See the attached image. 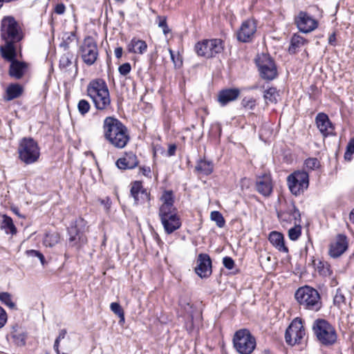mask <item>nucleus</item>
<instances>
[{
    "instance_id": "f257e3e1",
    "label": "nucleus",
    "mask_w": 354,
    "mask_h": 354,
    "mask_svg": "<svg viewBox=\"0 0 354 354\" xmlns=\"http://www.w3.org/2000/svg\"><path fill=\"white\" fill-rule=\"evenodd\" d=\"M103 130L105 139L116 148H124L129 141L127 128L113 117L104 119Z\"/></svg>"
},
{
    "instance_id": "f03ea898",
    "label": "nucleus",
    "mask_w": 354,
    "mask_h": 354,
    "mask_svg": "<svg viewBox=\"0 0 354 354\" xmlns=\"http://www.w3.org/2000/svg\"><path fill=\"white\" fill-rule=\"evenodd\" d=\"M1 36L6 44L0 47L1 51L7 50V46L16 48L15 43L23 38L21 28L16 19L12 16L4 17L1 23Z\"/></svg>"
},
{
    "instance_id": "7ed1b4c3",
    "label": "nucleus",
    "mask_w": 354,
    "mask_h": 354,
    "mask_svg": "<svg viewBox=\"0 0 354 354\" xmlns=\"http://www.w3.org/2000/svg\"><path fill=\"white\" fill-rule=\"evenodd\" d=\"M86 91L97 110L105 111L111 109L109 91L104 80L97 79L91 81L87 86Z\"/></svg>"
},
{
    "instance_id": "20e7f679",
    "label": "nucleus",
    "mask_w": 354,
    "mask_h": 354,
    "mask_svg": "<svg viewBox=\"0 0 354 354\" xmlns=\"http://www.w3.org/2000/svg\"><path fill=\"white\" fill-rule=\"evenodd\" d=\"M295 297L299 305L305 309L318 311L322 307L319 293L310 286H305L298 288Z\"/></svg>"
},
{
    "instance_id": "39448f33",
    "label": "nucleus",
    "mask_w": 354,
    "mask_h": 354,
    "mask_svg": "<svg viewBox=\"0 0 354 354\" xmlns=\"http://www.w3.org/2000/svg\"><path fill=\"white\" fill-rule=\"evenodd\" d=\"M19 160L26 165L36 162L40 156V149L37 142L31 138H22L19 144Z\"/></svg>"
},
{
    "instance_id": "423d86ee",
    "label": "nucleus",
    "mask_w": 354,
    "mask_h": 354,
    "mask_svg": "<svg viewBox=\"0 0 354 354\" xmlns=\"http://www.w3.org/2000/svg\"><path fill=\"white\" fill-rule=\"evenodd\" d=\"M233 345L239 353L251 354L257 345L256 339L249 330L240 329L234 335Z\"/></svg>"
},
{
    "instance_id": "0eeeda50",
    "label": "nucleus",
    "mask_w": 354,
    "mask_h": 354,
    "mask_svg": "<svg viewBox=\"0 0 354 354\" xmlns=\"http://www.w3.org/2000/svg\"><path fill=\"white\" fill-rule=\"evenodd\" d=\"M1 53L3 58L10 62L9 68L10 76L16 80L21 79L24 76L28 68V65L24 62H20L16 59L17 49L12 48L10 45H8L7 50L1 51Z\"/></svg>"
},
{
    "instance_id": "6e6552de",
    "label": "nucleus",
    "mask_w": 354,
    "mask_h": 354,
    "mask_svg": "<svg viewBox=\"0 0 354 354\" xmlns=\"http://www.w3.org/2000/svg\"><path fill=\"white\" fill-rule=\"evenodd\" d=\"M313 330L319 341L324 345L333 344L337 338L333 327L324 319H317L313 324Z\"/></svg>"
},
{
    "instance_id": "1a4fd4ad",
    "label": "nucleus",
    "mask_w": 354,
    "mask_h": 354,
    "mask_svg": "<svg viewBox=\"0 0 354 354\" xmlns=\"http://www.w3.org/2000/svg\"><path fill=\"white\" fill-rule=\"evenodd\" d=\"M287 183L290 192L298 196L308 187V174L304 171H296L288 176Z\"/></svg>"
},
{
    "instance_id": "9d476101",
    "label": "nucleus",
    "mask_w": 354,
    "mask_h": 354,
    "mask_svg": "<svg viewBox=\"0 0 354 354\" xmlns=\"http://www.w3.org/2000/svg\"><path fill=\"white\" fill-rule=\"evenodd\" d=\"M260 76L266 80H272L277 76V68L274 60L266 54H261L256 59Z\"/></svg>"
},
{
    "instance_id": "9b49d317",
    "label": "nucleus",
    "mask_w": 354,
    "mask_h": 354,
    "mask_svg": "<svg viewBox=\"0 0 354 354\" xmlns=\"http://www.w3.org/2000/svg\"><path fill=\"white\" fill-rule=\"evenodd\" d=\"M223 50L222 41L218 39H205L195 45V50L198 56L212 57Z\"/></svg>"
},
{
    "instance_id": "f8f14e48",
    "label": "nucleus",
    "mask_w": 354,
    "mask_h": 354,
    "mask_svg": "<svg viewBox=\"0 0 354 354\" xmlns=\"http://www.w3.org/2000/svg\"><path fill=\"white\" fill-rule=\"evenodd\" d=\"M80 53L86 65L91 66L95 62L98 57V49L97 43L92 37L84 38L80 47Z\"/></svg>"
},
{
    "instance_id": "ddd939ff",
    "label": "nucleus",
    "mask_w": 354,
    "mask_h": 354,
    "mask_svg": "<svg viewBox=\"0 0 354 354\" xmlns=\"http://www.w3.org/2000/svg\"><path fill=\"white\" fill-rule=\"evenodd\" d=\"M305 334L301 319L295 318L286 330L285 339L288 345L294 346L300 343Z\"/></svg>"
},
{
    "instance_id": "4468645a",
    "label": "nucleus",
    "mask_w": 354,
    "mask_h": 354,
    "mask_svg": "<svg viewBox=\"0 0 354 354\" xmlns=\"http://www.w3.org/2000/svg\"><path fill=\"white\" fill-rule=\"evenodd\" d=\"M158 216L167 234H171L181 227L180 216L177 211L166 213H158Z\"/></svg>"
},
{
    "instance_id": "2eb2a0df",
    "label": "nucleus",
    "mask_w": 354,
    "mask_h": 354,
    "mask_svg": "<svg viewBox=\"0 0 354 354\" xmlns=\"http://www.w3.org/2000/svg\"><path fill=\"white\" fill-rule=\"evenodd\" d=\"M257 31V24L253 19L244 21L238 31L236 32L237 39L243 43L251 41Z\"/></svg>"
},
{
    "instance_id": "dca6fc26",
    "label": "nucleus",
    "mask_w": 354,
    "mask_h": 354,
    "mask_svg": "<svg viewBox=\"0 0 354 354\" xmlns=\"http://www.w3.org/2000/svg\"><path fill=\"white\" fill-rule=\"evenodd\" d=\"M130 194L135 205H142L150 201V194L143 187L141 181H134L131 184Z\"/></svg>"
},
{
    "instance_id": "f3484780",
    "label": "nucleus",
    "mask_w": 354,
    "mask_h": 354,
    "mask_svg": "<svg viewBox=\"0 0 354 354\" xmlns=\"http://www.w3.org/2000/svg\"><path fill=\"white\" fill-rule=\"evenodd\" d=\"M195 272L201 278L207 277L212 274V261L207 254H198Z\"/></svg>"
},
{
    "instance_id": "a211bd4d",
    "label": "nucleus",
    "mask_w": 354,
    "mask_h": 354,
    "mask_svg": "<svg viewBox=\"0 0 354 354\" xmlns=\"http://www.w3.org/2000/svg\"><path fill=\"white\" fill-rule=\"evenodd\" d=\"M295 22L299 30L305 33L313 31L317 26V21L304 12H299Z\"/></svg>"
},
{
    "instance_id": "6ab92c4d",
    "label": "nucleus",
    "mask_w": 354,
    "mask_h": 354,
    "mask_svg": "<svg viewBox=\"0 0 354 354\" xmlns=\"http://www.w3.org/2000/svg\"><path fill=\"white\" fill-rule=\"evenodd\" d=\"M347 238L344 234H338L329 248V255L333 258L340 257L348 249Z\"/></svg>"
},
{
    "instance_id": "aec40b11",
    "label": "nucleus",
    "mask_w": 354,
    "mask_h": 354,
    "mask_svg": "<svg viewBox=\"0 0 354 354\" xmlns=\"http://www.w3.org/2000/svg\"><path fill=\"white\" fill-rule=\"evenodd\" d=\"M59 67L61 71L68 73L74 69L75 75L77 74V58L73 53L67 51L59 59Z\"/></svg>"
},
{
    "instance_id": "412c9836",
    "label": "nucleus",
    "mask_w": 354,
    "mask_h": 354,
    "mask_svg": "<svg viewBox=\"0 0 354 354\" xmlns=\"http://www.w3.org/2000/svg\"><path fill=\"white\" fill-rule=\"evenodd\" d=\"M256 190L264 197H269L273 190V184L270 176L264 175L257 178Z\"/></svg>"
},
{
    "instance_id": "4be33fe9",
    "label": "nucleus",
    "mask_w": 354,
    "mask_h": 354,
    "mask_svg": "<svg viewBox=\"0 0 354 354\" xmlns=\"http://www.w3.org/2000/svg\"><path fill=\"white\" fill-rule=\"evenodd\" d=\"M315 122L317 128L324 137L331 135L333 133V124L331 123L328 116L326 113H318L315 118Z\"/></svg>"
},
{
    "instance_id": "5701e85b",
    "label": "nucleus",
    "mask_w": 354,
    "mask_h": 354,
    "mask_svg": "<svg viewBox=\"0 0 354 354\" xmlns=\"http://www.w3.org/2000/svg\"><path fill=\"white\" fill-rule=\"evenodd\" d=\"M162 204L159 207L158 213H166L177 211L174 207V196L171 190H165L160 198Z\"/></svg>"
},
{
    "instance_id": "b1692460",
    "label": "nucleus",
    "mask_w": 354,
    "mask_h": 354,
    "mask_svg": "<svg viewBox=\"0 0 354 354\" xmlns=\"http://www.w3.org/2000/svg\"><path fill=\"white\" fill-rule=\"evenodd\" d=\"M115 164L120 169H131L138 166V160L136 154L133 152H129L119 158Z\"/></svg>"
},
{
    "instance_id": "393cba45",
    "label": "nucleus",
    "mask_w": 354,
    "mask_h": 354,
    "mask_svg": "<svg viewBox=\"0 0 354 354\" xmlns=\"http://www.w3.org/2000/svg\"><path fill=\"white\" fill-rule=\"evenodd\" d=\"M240 91L238 88H227L222 90L218 95V100L222 106L235 100L239 95Z\"/></svg>"
},
{
    "instance_id": "a878e982",
    "label": "nucleus",
    "mask_w": 354,
    "mask_h": 354,
    "mask_svg": "<svg viewBox=\"0 0 354 354\" xmlns=\"http://www.w3.org/2000/svg\"><path fill=\"white\" fill-rule=\"evenodd\" d=\"M195 171L200 175H210L214 171V163L212 160L201 158L196 162Z\"/></svg>"
},
{
    "instance_id": "bb28decb",
    "label": "nucleus",
    "mask_w": 354,
    "mask_h": 354,
    "mask_svg": "<svg viewBox=\"0 0 354 354\" xmlns=\"http://www.w3.org/2000/svg\"><path fill=\"white\" fill-rule=\"evenodd\" d=\"M269 241L279 251L288 252V249L284 244L283 236L281 233L273 231L269 235Z\"/></svg>"
},
{
    "instance_id": "cd10ccee",
    "label": "nucleus",
    "mask_w": 354,
    "mask_h": 354,
    "mask_svg": "<svg viewBox=\"0 0 354 354\" xmlns=\"http://www.w3.org/2000/svg\"><path fill=\"white\" fill-rule=\"evenodd\" d=\"M127 48L129 53L142 55L147 51V45L143 40L133 38L128 44Z\"/></svg>"
},
{
    "instance_id": "c85d7f7f",
    "label": "nucleus",
    "mask_w": 354,
    "mask_h": 354,
    "mask_svg": "<svg viewBox=\"0 0 354 354\" xmlns=\"http://www.w3.org/2000/svg\"><path fill=\"white\" fill-rule=\"evenodd\" d=\"M23 91V87L20 84L17 83L11 84L7 87L5 100L11 101L19 97L22 94Z\"/></svg>"
},
{
    "instance_id": "c756f323",
    "label": "nucleus",
    "mask_w": 354,
    "mask_h": 354,
    "mask_svg": "<svg viewBox=\"0 0 354 354\" xmlns=\"http://www.w3.org/2000/svg\"><path fill=\"white\" fill-rule=\"evenodd\" d=\"M306 40L299 35L295 34L290 40V44L288 48V51L290 54H295L299 49L303 46L306 43Z\"/></svg>"
},
{
    "instance_id": "7c9ffc66",
    "label": "nucleus",
    "mask_w": 354,
    "mask_h": 354,
    "mask_svg": "<svg viewBox=\"0 0 354 354\" xmlns=\"http://www.w3.org/2000/svg\"><path fill=\"white\" fill-rule=\"evenodd\" d=\"M1 218V229L4 230L6 234H15L17 233V228L14 225L12 218L6 214H3Z\"/></svg>"
},
{
    "instance_id": "2f4dec72",
    "label": "nucleus",
    "mask_w": 354,
    "mask_h": 354,
    "mask_svg": "<svg viewBox=\"0 0 354 354\" xmlns=\"http://www.w3.org/2000/svg\"><path fill=\"white\" fill-rule=\"evenodd\" d=\"M279 93L276 88L270 87L264 91L263 97L266 104L277 103L279 99Z\"/></svg>"
},
{
    "instance_id": "473e14b6",
    "label": "nucleus",
    "mask_w": 354,
    "mask_h": 354,
    "mask_svg": "<svg viewBox=\"0 0 354 354\" xmlns=\"http://www.w3.org/2000/svg\"><path fill=\"white\" fill-rule=\"evenodd\" d=\"M316 270L322 277H330L333 274L330 265L324 261H319L317 264H315Z\"/></svg>"
},
{
    "instance_id": "72a5a7b5",
    "label": "nucleus",
    "mask_w": 354,
    "mask_h": 354,
    "mask_svg": "<svg viewBox=\"0 0 354 354\" xmlns=\"http://www.w3.org/2000/svg\"><path fill=\"white\" fill-rule=\"evenodd\" d=\"M59 241V235L56 232H48L45 234L43 243L46 247H53Z\"/></svg>"
},
{
    "instance_id": "f704fd0d",
    "label": "nucleus",
    "mask_w": 354,
    "mask_h": 354,
    "mask_svg": "<svg viewBox=\"0 0 354 354\" xmlns=\"http://www.w3.org/2000/svg\"><path fill=\"white\" fill-rule=\"evenodd\" d=\"M68 234L69 236V243L73 245L76 244L77 240L81 239L80 232L78 230L76 225H71L68 228Z\"/></svg>"
},
{
    "instance_id": "c9c22d12",
    "label": "nucleus",
    "mask_w": 354,
    "mask_h": 354,
    "mask_svg": "<svg viewBox=\"0 0 354 354\" xmlns=\"http://www.w3.org/2000/svg\"><path fill=\"white\" fill-rule=\"evenodd\" d=\"M179 305L186 314L192 319L194 318V308L190 302L187 299H181Z\"/></svg>"
},
{
    "instance_id": "e433bc0d",
    "label": "nucleus",
    "mask_w": 354,
    "mask_h": 354,
    "mask_svg": "<svg viewBox=\"0 0 354 354\" xmlns=\"http://www.w3.org/2000/svg\"><path fill=\"white\" fill-rule=\"evenodd\" d=\"M0 301L11 309L15 308V304L12 301V296L7 292H0Z\"/></svg>"
},
{
    "instance_id": "4c0bfd02",
    "label": "nucleus",
    "mask_w": 354,
    "mask_h": 354,
    "mask_svg": "<svg viewBox=\"0 0 354 354\" xmlns=\"http://www.w3.org/2000/svg\"><path fill=\"white\" fill-rule=\"evenodd\" d=\"M211 219L216 222L218 227H223L225 225V221L223 215L218 211H213L210 215Z\"/></svg>"
},
{
    "instance_id": "58836bf2",
    "label": "nucleus",
    "mask_w": 354,
    "mask_h": 354,
    "mask_svg": "<svg viewBox=\"0 0 354 354\" xmlns=\"http://www.w3.org/2000/svg\"><path fill=\"white\" fill-rule=\"evenodd\" d=\"M91 105L86 100H80L77 104V109L82 115H86L90 110Z\"/></svg>"
},
{
    "instance_id": "ea45409f",
    "label": "nucleus",
    "mask_w": 354,
    "mask_h": 354,
    "mask_svg": "<svg viewBox=\"0 0 354 354\" xmlns=\"http://www.w3.org/2000/svg\"><path fill=\"white\" fill-rule=\"evenodd\" d=\"M241 105L247 109L253 110L256 106V100L253 97H244L241 101Z\"/></svg>"
},
{
    "instance_id": "a19ab883",
    "label": "nucleus",
    "mask_w": 354,
    "mask_h": 354,
    "mask_svg": "<svg viewBox=\"0 0 354 354\" xmlns=\"http://www.w3.org/2000/svg\"><path fill=\"white\" fill-rule=\"evenodd\" d=\"M345 297L342 290L340 289H337L333 299L334 304L340 307L342 304H345Z\"/></svg>"
},
{
    "instance_id": "79ce46f5",
    "label": "nucleus",
    "mask_w": 354,
    "mask_h": 354,
    "mask_svg": "<svg viewBox=\"0 0 354 354\" xmlns=\"http://www.w3.org/2000/svg\"><path fill=\"white\" fill-rule=\"evenodd\" d=\"M301 235V227L300 225L292 227L288 231V236L290 240L296 241L299 239Z\"/></svg>"
},
{
    "instance_id": "37998d69",
    "label": "nucleus",
    "mask_w": 354,
    "mask_h": 354,
    "mask_svg": "<svg viewBox=\"0 0 354 354\" xmlns=\"http://www.w3.org/2000/svg\"><path fill=\"white\" fill-rule=\"evenodd\" d=\"M157 19L158 21V26L162 29L164 35H167L170 32V29L167 24V18L165 17L158 16Z\"/></svg>"
},
{
    "instance_id": "c03bdc74",
    "label": "nucleus",
    "mask_w": 354,
    "mask_h": 354,
    "mask_svg": "<svg viewBox=\"0 0 354 354\" xmlns=\"http://www.w3.org/2000/svg\"><path fill=\"white\" fill-rule=\"evenodd\" d=\"M353 153H354V138L349 141V142L346 147V150L344 153L345 160H351Z\"/></svg>"
},
{
    "instance_id": "a18cd8bd",
    "label": "nucleus",
    "mask_w": 354,
    "mask_h": 354,
    "mask_svg": "<svg viewBox=\"0 0 354 354\" xmlns=\"http://www.w3.org/2000/svg\"><path fill=\"white\" fill-rule=\"evenodd\" d=\"M289 214L290 216L295 220V221H300V212L299 210L295 207L294 204L291 205L290 207L288 209Z\"/></svg>"
},
{
    "instance_id": "49530a36",
    "label": "nucleus",
    "mask_w": 354,
    "mask_h": 354,
    "mask_svg": "<svg viewBox=\"0 0 354 354\" xmlns=\"http://www.w3.org/2000/svg\"><path fill=\"white\" fill-rule=\"evenodd\" d=\"M305 165L308 169H314L319 167V162L317 158H311L305 161Z\"/></svg>"
},
{
    "instance_id": "de8ad7c7",
    "label": "nucleus",
    "mask_w": 354,
    "mask_h": 354,
    "mask_svg": "<svg viewBox=\"0 0 354 354\" xmlns=\"http://www.w3.org/2000/svg\"><path fill=\"white\" fill-rule=\"evenodd\" d=\"M110 308L113 313L118 315H122V313H124L123 309L122 308L120 304L117 302H113L110 305Z\"/></svg>"
},
{
    "instance_id": "09e8293b",
    "label": "nucleus",
    "mask_w": 354,
    "mask_h": 354,
    "mask_svg": "<svg viewBox=\"0 0 354 354\" xmlns=\"http://www.w3.org/2000/svg\"><path fill=\"white\" fill-rule=\"evenodd\" d=\"M131 70V66L129 63H124L120 65L118 68V71L122 75H127L130 73Z\"/></svg>"
},
{
    "instance_id": "8fccbe9b",
    "label": "nucleus",
    "mask_w": 354,
    "mask_h": 354,
    "mask_svg": "<svg viewBox=\"0 0 354 354\" xmlns=\"http://www.w3.org/2000/svg\"><path fill=\"white\" fill-rule=\"evenodd\" d=\"M66 335V330L65 329H62L59 331V335L56 338L55 343H54V346H53L54 350H57V347L59 346L60 341L65 338Z\"/></svg>"
},
{
    "instance_id": "3c124183",
    "label": "nucleus",
    "mask_w": 354,
    "mask_h": 354,
    "mask_svg": "<svg viewBox=\"0 0 354 354\" xmlns=\"http://www.w3.org/2000/svg\"><path fill=\"white\" fill-rule=\"evenodd\" d=\"M223 263L224 266L228 270H232L234 266V260L230 257H224L223 259Z\"/></svg>"
},
{
    "instance_id": "603ef678",
    "label": "nucleus",
    "mask_w": 354,
    "mask_h": 354,
    "mask_svg": "<svg viewBox=\"0 0 354 354\" xmlns=\"http://www.w3.org/2000/svg\"><path fill=\"white\" fill-rule=\"evenodd\" d=\"M7 322V314L6 310L0 306V328H3Z\"/></svg>"
},
{
    "instance_id": "864d4df0",
    "label": "nucleus",
    "mask_w": 354,
    "mask_h": 354,
    "mask_svg": "<svg viewBox=\"0 0 354 354\" xmlns=\"http://www.w3.org/2000/svg\"><path fill=\"white\" fill-rule=\"evenodd\" d=\"M55 13L62 15L65 12V6L63 3L57 4L55 8Z\"/></svg>"
},
{
    "instance_id": "5fc2aeb1",
    "label": "nucleus",
    "mask_w": 354,
    "mask_h": 354,
    "mask_svg": "<svg viewBox=\"0 0 354 354\" xmlns=\"http://www.w3.org/2000/svg\"><path fill=\"white\" fill-rule=\"evenodd\" d=\"M14 337L16 338V341L17 344L19 345H24L26 343L25 337L23 334H19L18 335H14Z\"/></svg>"
},
{
    "instance_id": "6e6d98bb",
    "label": "nucleus",
    "mask_w": 354,
    "mask_h": 354,
    "mask_svg": "<svg viewBox=\"0 0 354 354\" xmlns=\"http://www.w3.org/2000/svg\"><path fill=\"white\" fill-rule=\"evenodd\" d=\"M193 319L194 318L192 319L189 317V321L187 323H186V325H185V327H186V329L190 333L192 331L193 328H194V324H193Z\"/></svg>"
},
{
    "instance_id": "4d7b16f0",
    "label": "nucleus",
    "mask_w": 354,
    "mask_h": 354,
    "mask_svg": "<svg viewBox=\"0 0 354 354\" xmlns=\"http://www.w3.org/2000/svg\"><path fill=\"white\" fill-rule=\"evenodd\" d=\"M26 253L28 256L33 257H38L39 254H41V252H39L37 250H27Z\"/></svg>"
},
{
    "instance_id": "13d9d810",
    "label": "nucleus",
    "mask_w": 354,
    "mask_h": 354,
    "mask_svg": "<svg viewBox=\"0 0 354 354\" xmlns=\"http://www.w3.org/2000/svg\"><path fill=\"white\" fill-rule=\"evenodd\" d=\"M176 150V146L175 145H171L169 147L168 155L169 156H174Z\"/></svg>"
},
{
    "instance_id": "bf43d9fd",
    "label": "nucleus",
    "mask_w": 354,
    "mask_h": 354,
    "mask_svg": "<svg viewBox=\"0 0 354 354\" xmlns=\"http://www.w3.org/2000/svg\"><path fill=\"white\" fill-rule=\"evenodd\" d=\"M123 49L122 47H118L115 49V55L118 59H120L122 55Z\"/></svg>"
},
{
    "instance_id": "052dcab7",
    "label": "nucleus",
    "mask_w": 354,
    "mask_h": 354,
    "mask_svg": "<svg viewBox=\"0 0 354 354\" xmlns=\"http://www.w3.org/2000/svg\"><path fill=\"white\" fill-rule=\"evenodd\" d=\"M11 210L12 211V212L14 214H15L17 216H18L20 218H24V216L21 215L20 213H19V209L18 207H11Z\"/></svg>"
},
{
    "instance_id": "680f3d73",
    "label": "nucleus",
    "mask_w": 354,
    "mask_h": 354,
    "mask_svg": "<svg viewBox=\"0 0 354 354\" xmlns=\"http://www.w3.org/2000/svg\"><path fill=\"white\" fill-rule=\"evenodd\" d=\"M101 203L103 204L106 209L110 208L111 206V202L109 198H106V200H102L101 201Z\"/></svg>"
},
{
    "instance_id": "e2e57ef3",
    "label": "nucleus",
    "mask_w": 354,
    "mask_h": 354,
    "mask_svg": "<svg viewBox=\"0 0 354 354\" xmlns=\"http://www.w3.org/2000/svg\"><path fill=\"white\" fill-rule=\"evenodd\" d=\"M335 40H336V37H335V33H333L329 36L328 42L330 44L335 45Z\"/></svg>"
},
{
    "instance_id": "0e129e2a",
    "label": "nucleus",
    "mask_w": 354,
    "mask_h": 354,
    "mask_svg": "<svg viewBox=\"0 0 354 354\" xmlns=\"http://www.w3.org/2000/svg\"><path fill=\"white\" fill-rule=\"evenodd\" d=\"M39 254V257L37 258H39V259L40 260L41 263L42 265H44L45 263V258H44V256L43 255V254Z\"/></svg>"
},
{
    "instance_id": "69168bd1",
    "label": "nucleus",
    "mask_w": 354,
    "mask_h": 354,
    "mask_svg": "<svg viewBox=\"0 0 354 354\" xmlns=\"http://www.w3.org/2000/svg\"><path fill=\"white\" fill-rule=\"evenodd\" d=\"M349 219L353 223H354V209L349 214Z\"/></svg>"
},
{
    "instance_id": "338daca9",
    "label": "nucleus",
    "mask_w": 354,
    "mask_h": 354,
    "mask_svg": "<svg viewBox=\"0 0 354 354\" xmlns=\"http://www.w3.org/2000/svg\"><path fill=\"white\" fill-rule=\"evenodd\" d=\"M118 317H120L119 323L120 324L124 323V313H122V315H118Z\"/></svg>"
},
{
    "instance_id": "774afa93",
    "label": "nucleus",
    "mask_w": 354,
    "mask_h": 354,
    "mask_svg": "<svg viewBox=\"0 0 354 354\" xmlns=\"http://www.w3.org/2000/svg\"><path fill=\"white\" fill-rule=\"evenodd\" d=\"M169 54H170V56H171V58L172 59V61L175 63V59H174V53L173 50H171V49H169Z\"/></svg>"
}]
</instances>
